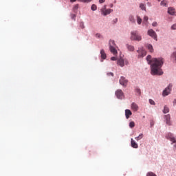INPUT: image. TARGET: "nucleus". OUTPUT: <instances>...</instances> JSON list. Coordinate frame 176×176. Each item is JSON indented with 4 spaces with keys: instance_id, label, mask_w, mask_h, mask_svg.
I'll return each instance as SVG.
<instances>
[{
    "instance_id": "nucleus-20",
    "label": "nucleus",
    "mask_w": 176,
    "mask_h": 176,
    "mask_svg": "<svg viewBox=\"0 0 176 176\" xmlns=\"http://www.w3.org/2000/svg\"><path fill=\"white\" fill-rule=\"evenodd\" d=\"M139 8H140L142 10L146 11V5L143 3H140V4L139 5Z\"/></svg>"
},
{
    "instance_id": "nucleus-46",
    "label": "nucleus",
    "mask_w": 176,
    "mask_h": 176,
    "mask_svg": "<svg viewBox=\"0 0 176 176\" xmlns=\"http://www.w3.org/2000/svg\"><path fill=\"white\" fill-rule=\"evenodd\" d=\"M151 125L153 126V122H151Z\"/></svg>"
},
{
    "instance_id": "nucleus-24",
    "label": "nucleus",
    "mask_w": 176,
    "mask_h": 176,
    "mask_svg": "<svg viewBox=\"0 0 176 176\" xmlns=\"http://www.w3.org/2000/svg\"><path fill=\"white\" fill-rule=\"evenodd\" d=\"M138 19V24L140 25L142 23V19H141L140 16H136Z\"/></svg>"
},
{
    "instance_id": "nucleus-12",
    "label": "nucleus",
    "mask_w": 176,
    "mask_h": 176,
    "mask_svg": "<svg viewBox=\"0 0 176 176\" xmlns=\"http://www.w3.org/2000/svg\"><path fill=\"white\" fill-rule=\"evenodd\" d=\"M168 13L170 14L171 16L175 15V8H173L172 7L168 8Z\"/></svg>"
},
{
    "instance_id": "nucleus-10",
    "label": "nucleus",
    "mask_w": 176,
    "mask_h": 176,
    "mask_svg": "<svg viewBox=\"0 0 176 176\" xmlns=\"http://www.w3.org/2000/svg\"><path fill=\"white\" fill-rule=\"evenodd\" d=\"M113 10L112 9H106L105 8L102 10V14L103 16H107L111 13H112Z\"/></svg>"
},
{
    "instance_id": "nucleus-3",
    "label": "nucleus",
    "mask_w": 176,
    "mask_h": 176,
    "mask_svg": "<svg viewBox=\"0 0 176 176\" xmlns=\"http://www.w3.org/2000/svg\"><path fill=\"white\" fill-rule=\"evenodd\" d=\"M109 51L113 53V55H116L118 54V52L116 51L115 46V41L113 40H109Z\"/></svg>"
},
{
    "instance_id": "nucleus-15",
    "label": "nucleus",
    "mask_w": 176,
    "mask_h": 176,
    "mask_svg": "<svg viewBox=\"0 0 176 176\" xmlns=\"http://www.w3.org/2000/svg\"><path fill=\"white\" fill-rule=\"evenodd\" d=\"M131 114H132V113L129 109H126L125 110V116H126V120H128L129 118H130Z\"/></svg>"
},
{
    "instance_id": "nucleus-27",
    "label": "nucleus",
    "mask_w": 176,
    "mask_h": 176,
    "mask_svg": "<svg viewBox=\"0 0 176 176\" xmlns=\"http://www.w3.org/2000/svg\"><path fill=\"white\" fill-rule=\"evenodd\" d=\"M129 127H131V129H133V127H135V122H129Z\"/></svg>"
},
{
    "instance_id": "nucleus-2",
    "label": "nucleus",
    "mask_w": 176,
    "mask_h": 176,
    "mask_svg": "<svg viewBox=\"0 0 176 176\" xmlns=\"http://www.w3.org/2000/svg\"><path fill=\"white\" fill-rule=\"evenodd\" d=\"M131 40L140 42L141 40H142V37L140 36L138 32L135 30L131 32Z\"/></svg>"
},
{
    "instance_id": "nucleus-45",
    "label": "nucleus",
    "mask_w": 176,
    "mask_h": 176,
    "mask_svg": "<svg viewBox=\"0 0 176 176\" xmlns=\"http://www.w3.org/2000/svg\"><path fill=\"white\" fill-rule=\"evenodd\" d=\"M115 22L116 23V22H118V19H116V21H115Z\"/></svg>"
},
{
    "instance_id": "nucleus-41",
    "label": "nucleus",
    "mask_w": 176,
    "mask_h": 176,
    "mask_svg": "<svg viewBox=\"0 0 176 176\" xmlns=\"http://www.w3.org/2000/svg\"><path fill=\"white\" fill-rule=\"evenodd\" d=\"M111 60L115 61V60H116V57H111Z\"/></svg>"
},
{
    "instance_id": "nucleus-21",
    "label": "nucleus",
    "mask_w": 176,
    "mask_h": 176,
    "mask_svg": "<svg viewBox=\"0 0 176 176\" xmlns=\"http://www.w3.org/2000/svg\"><path fill=\"white\" fill-rule=\"evenodd\" d=\"M171 60H173V61L176 63V52H173V54H171Z\"/></svg>"
},
{
    "instance_id": "nucleus-29",
    "label": "nucleus",
    "mask_w": 176,
    "mask_h": 176,
    "mask_svg": "<svg viewBox=\"0 0 176 176\" xmlns=\"http://www.w3.org/2000/svg\"><path fill=\"white\" fill-rule=\"evenodd\" d=\"M165 118H166V123H168V122L170 120V116L169 114L165 116Z\"/></svg>"
},
{
    "instance_id": "nucleus-33",
    "label": "nucleus",
    "mask_w": 176,
    "mask_h": 176,
    "mask_svg": "<svg viewBox=\"0 0 176 176\" xmlns=\"http://www.w3.org/2000/svg\"><path fill=\"white\" fill-rule=\"evenodd\" d=\"M135 93H137L138 95L141 94V90L140 89H135Z\"/></svg>"
},
{
    "instance_id": "nucleus-11",
    "label": "nucleus",
    "mask_w": 176,
    "mask_h": 176,
    "mask_svg": "<svg viewBox=\"0 0 176 176\" xmlns=\"http://www.w3.org/2000/svg\"><path fill=\"white\" fill-rule=\"evenodd\" d=\"M131 108L133 111H137L138 110V105L136 103L133 102L131 104Z\"/></svg>"
},
{
    "instance_id": "nucleus-32",
    "label": "nucleus",
    "mask_w": 176,
    "mask_h": 176,
    "mask_svg": "<svg viewBox=\"0 0 176 176\" xmlns=\"http://www.w3.org/2000/svg\"><path fill=\"white\" fill-rule=\"evenodd\" d=\"M148 17L147 16H144L143 22L144 23L148 22Z\"/></svg>"
},
{
    "instance_id": "nucleus-40",
    "label": "nucleus",
    "mask_w": 176,
    "mask_h": 176,
    "mask_svg": "<svg viewBox=\"0 0 176 176\" xmlns=\"http://www.w3.org/2000/svg\"><path fill=\"white\" fill-rule=\"evenodd\" d=\"M106 0H99V3H104Z\"/></svg>"
},
{
    "instance_id": "nucleus-4",
    "label": "nucleus",
    "mask_w": 176,
    "mask_h": 176,
    "mask_svg": "<svg viewBox=\"0 0 176 176\" xmlns=\"http://www.w3.org/2000/svg\"><path fill=\"white\" fill-rule=\"evenodd\" d=\"M173 85L172 84L168 85V87H166L163 91V96H167L170 94V91H172Z\"/></svg>"
},
{
    "instance_id": "nucleus-28",
    "label": "nucleus",
    "mask_w": 176,
    "mask_h": 176,
    "mask_svg": "<svg viewBox=\"0 0 176 176\" xmlns=\"http://www.w3.org/2000/svg\"><path fill=\"white\" fill-rule=\"evenodd\" d=\"M146 176H157V175L153 172H148V173H146Z\"/></svg>"
},
{
    "instance_id": "nucleus-14",
    "label": "nucleus",
    "mask_w": 176,
    "mask_h": 176,
    "mask_svg": "<svg viewBox=\"0 0 176 176\" xmlns=\"http://www.w3.org/2000/svg\"><path fill=\"white\" fill-rule=\"evenodd\" d=\"M126 49H128V50L129 52H133L135 50V47L130 44H126Z\"/></svg>"
},
{
    "instance_id": "nucleus-31",
    "label": "nucleus",
    "mask_w": 176,
    "mask_h": 176,
    "mask_svg": "<svg viewBox=\"0 0 176 176\" xmlns=\"http://www.w3.org/2000/svg\"><path fill=\"white\" fill-rule=\"evenodd\" d=\"M76 14H71V19L72 20H76Z\"/></svg>"
},
{
    "instance_id": "nucleus-8",
    "label": "nucleus",
    "mask_w": 176,
    "mask_h": 176,
    "mask_svg": "<svg viewBox=\"0 0 176 176\" xmlns=\"http://www.w3.org/2000/svg\"><path fill=\"white\" fill-rule=\"evenodd\" d=\"M119 83L124 87H127L128 80L125 78V77L122 76L120 80H119Z\"/></svg>"
},
{
    "instance_id": "nucleus-1",
    "label": "nucleus",
    "mask_w": 176,
    "mask_h": 176,
    "mask_svg": "<svg viewBox=\"0 0 176 176\" xmlns=\"http://www.w3.org/2000/svg\"><path fill=\"white\" fill-rule=\"evenodd\" d=\"M146 61H148V64L151 65V74L153 76H161L163 75L162 69L161 67L163 65V59L161 58H154L152 59V56L151 55H148L146 56Z\"/></svg>"
},
{
    "instance_id": "nucleus-42",
    "label": "nucleus",
    "mask_w": 176,
    "mask_h": 176,
    "mask_svg": "<svg viewBox=\"0 0 176 176\" xmlns=\"http://www.w3.org/2000/svg\"><path fill=\"white\" fill-rule=\"evenodd\" d=\"M80 26H81V28H82V29H83V28H85L83 23H82V24L80 25Z\"/></svg>"
},
{
    "instance_id": "nucleus-9",
    "label": "nucleus",
    "mask_w": 176,
    "mask_h": 176,
    "mask_svg": "<svg viewBox=\"0 0 176 176\" xmlns=\"http://www.w3.org/2000/svg\"><path fill=\"white\" fill-rule=\"evenodd\" d=\"M166 139L169 140L173 143H175L176 142L175 138L170 133H168V135H166Z\"/></svg>"
},
{
    "instance_id": "nucleus-7",
    "label": "nucleus",
    "mask_w": 176,
    "mask_h": 176,
    "mask_svg": "<svg viewBox=\"0 0 176 176\" xmlns=\"http://www.w3.org/2000/svg\"><path fill=\"white\" fill-rule=\"evenodd\" d=\"M138 58L145 57V56L146 54V51L143 49L138 50Z\"/></svg>"
},
{
    "instance_id": "nucleus-5",
    "label": "nucleus",
    "mask_w": 176,
    "mask_h": 176,
    "mask_svg": "<svg viewBox=\"0 0 176 176\" xmlns=\"http://www.w3.org/2000/svg\"><path fill=\"white\" fill-rule=\"evenodd\" d=\"M116 96L119 100H122L124 98V94H123L122 90L117 89L116 91Z\"/></svg>"
},
{
    "instance_id": "nucleus-22",
    "label": "nucleus",
    "mask_w": 176,
    "mask_h": 176,
    "mask_svg": "<svg viewBox=\"0 0 176 176\" xmlns=\"http://www.w3.org/2000/svg\"><path fill=\"white\" fill-rule=\"evenodd\" d=\"M77 0H71V2H76ZM80 2L82 3H89L91 2V0H78Z\"/></svg>"
},
{
    "instance_id": "nucleus-13",
    "label": "nucleus",
    "mask_w": 176,
    "mask_h": 176,
    "mask_svg": "<svg viewBox=\"0 0 176 176\" xmlns=\"http://www.w3.org/2000/svg\"><path fill=\"white\" fill-rule=\"evenodd\" d=\"M117 65H118L121 67H124V60L122 58L119 59L118 60H117Z\"/></svg>"
},
{
    "instance_id": "nucleus-17",
    "label": "nucleus",
    "mask_w": 176,
    "mask_h": 176,
    "mask_svg": "<svg viewBox=\"0 0 176 176\" xmlns=\"http://www.w3.org/2000/svg\"><path fill=\"white\" fill-rule=\"evenodd\" d=\"M100 54H101V58L103 60H105L107 56H106V54H105V52L104 51V50H101Z\"/></svg>"
},
{
    "instance_id": "nucleus-43",
    "label": "nucleus",
    "mask_w": 176,
    "mask_h": 176,
    "mask_svg": "<svg viewBox=\"0 0 176 176\" xmlns=\"http://www.w3.org/2000/svg\"><path fill=\"white\" fill-rule=\"evenodd\" d=\"M173 104H176V99L173 100Z\"/></svg>"
},
{
    "instance_id": "nucleus-16",
    "label": "nucleus",
    "mask_w": 176,
    "mask_h": 176,
    "mask_svg": "<svg viewBox=\"0 0 176 176\" xmlns=\"http://www.w3.org/2000/svg\"><path fill=\"white\" fill-rule=\"evenodd\" d=\"M131 147H133V148H138V143H136L135 142V140H133V139L131 140Z\"/></svg>"
},
{
    "instance_id": "nucleus-44",
    "label": "nucleus",
    "mask_w": 176,
    "mask_h": 176,
    "mask_svg": "<svg viewBox=\"0 0 176 176\" xmlns=\"http://www.w3.org/2000/svg\"><path fill=\"white\" fill-rule=\"evenodd\" d=\"M109 6H110L111 8H113V4H111Z\"/></svg>"
},
{
    "instance_id": "nucleus-35",
    "label": "nucleus",
    "mask_w": 176,
    "mask_h": 176,
    "mask_svg": "<svg viewBox=\"0 0 176 176\" xmlns=\"http://www.w3.org/2000/svg\"><path fill=\"white\" fill-rule=\"evenodd\" d=\"M78 5H76V6L74 7V12H76V10H78Z\"/></svg>"
},
{
    "instance_id": "nucleus-34",
    "label": "nucleus",
    "mask_w": 176,
    "mask_h": 176,
    "mask_svg": "<svg viewBox=\"0 0 176 176\" xmlns=\"http://www.w3.org/2000/svg\"><path fill=\"white\" fill-rule=\"evenodd\" d=\"M149 102L151 105H155V101H153L152 99H150Z\"/></svg>"
},
{
    "instance_id": "nucleus-48",
    "label": "nucleus",
    "mask_w": 176,
    "mask_h": 176,
    "mask_svg": "<svg viewBox=\"0 0 176 176\" xmlns=\"http://www.w3.org/2000/svg\"><path fill=\"white\" fill-rule=\"evenodd\" d=\"M157 1H160L161 0H157Z\"/></svg>"
},
{
    "instance_id": "nucleus-30",
    "label": "nucleus",
    "mask_w": 176,
    "mask_h": 176,
    "mask_svg": "<svg viewBox=\"0 0 176 176\" xmlns=\"http://www.w3.org/2000/svg\"><path fill=\"white\" fill-rule=\"evenodd\" d=\"M166 5H167V1H166L165 0H163L162 1H161V6H166Z\"/></svg>"
},
{
    "instance_id": "nucleus-39",
    "label": "nucleus",
    "mask_w": 176,
    "mask_h": 176,
    "mask_svg": "<svg viewBox=\"0 0 176 176\" xmlns=\"http://www.w3.org/2000/svg\"><path fill=\"white\" fill-rule=\"evenodd\" d=\"M107 75H108L109 76H113V73H112V72L107 73Z\"/></svg>"
},
{
    "instance_id": "nucleus-23",
    "label": "nucleus",
    "mask_w": 176,
    "mask_h": 176,
    "mask_svg": "<svg viewBox=\"0 0 176 176\" xmlns=\"http://www.w3.org/2000/svg\"><path fill=\"white\" fill-rule=\"evenodd\" d=\"M169 111H170V109H168V107L167 106H165V107H164L163 113H164V114H166V113H168Z\"/></svg>"
},
{
    "instance_id": "nucleus-19",
    "label": "nucleus",
    "mask_w": 176,
    "mask_h": 176,
    "mask_svg": "<svg viewBox=\"0 0 176 176\" xmlns=\"http://www.w3.org/2000/svg\"><path fill=\"white\" fill-rule=\"evenodd\" d=\"M129 21H131V23H135V17L133 15H131V16H129Z\"/></svg>"
},
{
    "instance_id": "nucleus-26",
    "label": "nucleus",
    "mask_w": 176,
    "mask_h": 176,
    "mask_svg": "<svg viewBox=\"0 0 176 176\" xmlns=\"http://www.w3.org/2000/svg\"><path fill=\"white\" fill-rule=\"evenodd\" d=\"M96 9H97L96 5H95V4L91 5V10L92 11H96Z\"/></svg>"
},
{
    "instance_id": "nucleus-38",
    "label": "nucleus",
    "mask_w": 176,
    "mask_h": 176,
    "mask_svg": "<svg viewBox=\"0 0 176 176\" xmlns=\"http://www.w3.org/2000/svg\"><path fill=\"white\" fill-rule=\"evenodd\" d=\"M96 37L100 38L101 37L100 34H96Z\"/></svg>"
},
{
    "instance_id": "nucleus-18",
    "label": "nucleus",
    "mask_w": 176,
    "mask_h": 176,
    "mask_svg": "<svg viewBox=\"0 0 176 176\" xmlns=\"http://www.w3.org/2000/svg\"><path fill=\"white\" fill-rule=\"evenodd\" d=\"M146 47H148V50L150 51L151 53L153 52V48L151 44H146Z\"/></svg>"
},
{
    "instance_id": "nucleus-47",
    "label": "nucleus",
    "mask_w": 176,
    "mask_h": 176,
    "mask_svg": "<svg viewBox=\"0 0 176 176\" xmlns=\"http://www.w3.org/2000/svg\"><path fill=\"white\" fill-rule=\"evenodd\" d=\"M175 146V148H176V144H175V146Z\"/></svg>"
},
{
    "instance_id": "nucleus-25",
    "label": "nucleus",
    "mask_w": 176,
    "mask_h": 176,
    "mask_svg": "<svg viewBox=\"0 0 176 176\" xmlns=\"http://www.w3.org/2000/svg\"><path fill=\"white\" fill-rule=\"evenodd\" d=\"M142 138H143V134H140L139 136L135 138V140H136V141H139V140H142Z\"/></svg>"
},
{
    "instance_id": "nucleus-37",
    "label": "nucleus",
    "mask_w": 176,
    "mask_h": 176,
    "mask_svg": "<svg viewBox=\"0 0 176 176\" xmlns=\"http://www.w3.org/2000/svg\"><path fill=\"white\" fill-rule=\"evenodd\" d=\"M171 30H176V24L171 26Z\"/></svg>"
},
{
    "instance_id": "nucleus-6",
    "label": "nucleus",
    "mask_w": 176,
    "mask_h": 176,
    "mask_svg": "<svg viewBox=\"0 0 176 176\" xmlns=\"http://www.w3.org/2000/svg\"><path fill=\"white\" fill-rule=\"evenodd\" d=\"M148 35L153 38L154 40L157 41V35L156 34L155 32L152 29L148 30Z\"/></svg>"
},
{
    "instance_id": "nucleus-36",
    "label": "nucleus",
    "mask_w": 176,
    "mask_h": 176,
    "mask_svg": "<svg viewBox=\"0 0 176 176\" xmlns=\"http://www.w3.org/2000/svg\"><path fill=\"white\" fill-rule=\"evenodd\" d=\"M152 25H153V27H156V26H157V23L155 22V21H154V22L152 23Z\"/></svg>"
}]
</instances>
